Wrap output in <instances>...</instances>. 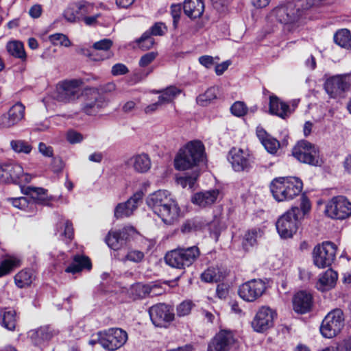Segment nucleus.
I'll return each instance as SVG.
<instances>
[{
  "label": "nucleus",
  "instance_id": "obj_53",
  "mask_svg": "<svg viewBox=\"0 0 351 351\" xmlns=\"http://www.w3.org/2000/svg\"><path fill=\"white\" fill-rule=\"evenodd\" d=\"M13 168L8 165V163H5L0 165V183H8L10 182L11 176L10 171Z\"/></svg>",
  "mask_w": 351,
  "mask_h": 351
},
{
  "label": "nucleus",
  "instance_id": "obj_40",
  "mask_svg": "<svg viewBox=\"0 0 351 351\" xmlns=\"http://www.w3.org/2000/svg\"><path fill=\"white\" fill-rule=\"evenodd\" d=\"M350 35L351 34L349 29H340L337 30L334 34V42L341 47L348 49Z\"/></svg>",
  "mask_w": 351,
  "mask_h": 351
},
{
  "label": "nucleus",
  "instance_id": "obj_45",
  "mask_svg": "<svg viewBox=\"0 0 351 351\" xmlns=\"http://www.w3.org/2000/svg\"><path fill=\"white\" fill-rule=\"evenodd\" d=\"M136 43L141 49L148 50L154 46L155 41L149 33L145 32L139 38L136 40Z\"/></svg>",
  "mask_w": 351,
  "mask_h": 351
},
{
  "label": "nucleus",
  "instance_id": "obj_58",
  "mask_svg": "<svg viewBox=\"0 0 351 351\" xmlns=\"http://www.w3.org/2000/svg\"><path fill=\"white\" fill-rule=\"evenodd\" d=\"M192 308V302L184 301L177 307V314L180 317L187 315L190 313Z\"/></svg>",
  "mask_w": 351,
  "mask_h": 351
},
{
  "label": "nucleus",
  "instance_id": "obj_54",
  "mask_svg": "<svg viewBox=\"0 0 351 351\" xmlns=\"http://www.w3.org/2000/svg\"><path fill=\"white\" fill-rule=\"evenodd\" d=\"M16 126L8 112L0 115V130L10 129Z\"/></svg>",
  "mask_w": 351,
  "mask_h": 351
},
{
  "label": "nucleus",
  "instance_id": "obj_12",
  "mask_svg": "<svg viewBox=\"0 0 351 351\" xmlns=\"http://www.w3.org/2000/svg\"><path fill=\"white\" fill-rule=\"evenodd\" d=\"M325 212L330 218L344 219L351 215V202L344 196L334 197L326 204Z\"/></svg>",
  "mask_w": 351,
  "mask_h": 351
},
{
  "label": "nucleus",
  "instance_id": "obj_1",
  "mask_svg": "<svg viewBox=\"0 0 351 351\" xmlns=\"http://www.w3.org/2000/svg\"><path fill=\"white\" fill-rule=\"evenodd\" d=\"M148 207L166 224L178 220L180 208L171 194L166 190H158L149 195L146 200Z\"/></svg>",
  "mask_w": 351,
  "mask_h": 351
},
{
  "label": "nucleus",
  "instance_id": "obj_57",
  "mask_svg": "<svg viewBox=\"0 0 351 351\" xmlns=\"http://www.w3.org/2000/svg\"><path fill=\"white\" fill-rule=\"evenodd\" d=\"M182 12V6L180 4L172 5L171 7V14L173 17V25L174 28H177L180 21Z\"/></svg>",
  "mask_w": 351,
  "mask_h": 351
},
{
  "label": "nucleus",
  "instance_id": "obj_6",
  "mask_svg": "<svg viewBox=\"0 0 351 351\" xmlns=\"http://www.w3.org/2000/svg\"><path fill=\"white\" fill-rule=\"evenodd\" d=\"M300 213V210L298 207H292L278 219L276 226L281 238H291L297 232Z\"/></svg>",
  "mask_w": 351,
  "mask_h": 351
},
{
  "label": "nucleus",
  "instance_id": "obj_41",
  "mask_svg": "<svg viewBox=\"0 0 351 351\" xmlns=\"http://www.w3.org/2000/svg\"><path fill=\"white\" fill-rule=\"evenodd\" d=\"M33 274L31 270L24 269L19 272L14 277L17 287L23 288L32 282Z\"/></svg>",
  "mask_w": 351,
  "mask_h": 351
},
{
  "label": "nucleus",
  "instance_id": "obj_32",
  "mask_svg": "<svg viewBox=\"0 0 351 351\" xmlns=\"http://www.w3.org/2000/svg\"><path fill=\"white\" fill-rule=\"evenodd\" d=\"M13 169L10 171L11 176L10 182H13L20 185L29 183L32 180V176L23 172V169L21 165L16 163H8Z\"/></svg>",
  "mask_w": 351,
  "mask_h": 351
},
{
  "label": "nucleus",
  "instance_id": "obj_39",
  "mask_svg": "<svg viewBox=\"0 0 351 351\" xmlns=\"http://www.w3.org/2000/svg\"><path fill=\"white\" fill-rule=\"evenodd\" d=\"M25 107L18 102L14 104L8 111L15 125H17L25 118Z\"/></svg>",
  "mask_w": 351,
  "mask_h": 351
},
{
  "label": "nucleus",
  "instance_id": "obj_55",
  "mask_svg": "<svg viewBox=\"0 0 351 351\" xmlns=\"http://www.w3.org/2000/svg\"><path fill=\"white\" fill-rule=\"evenodd\" d=\"M144 258V254L138 250H132L129 252L125 257L121 260L123 261H130L135 263H138Z\"/></svg>",
  "mask_w": 351,
  "mask_h": 351
},
{
  "label": "nucleus",
  "instance_id": "obj_19",
  "mask_svg": "<svg viewBox=\"0 0 351 351\" xmlns=\"http://www.w3.org/2000/svg\"><path fill=\"white\" fill-rule=\"evenodd\" d=\"M234 342V337L231 330H221L208 343V351H228Z\"/></svg>",
  "mask_w": 351,
  "mask_h": 351
},
{
  "label": "nucleus",
  "instance_id": "obj_26",
  "mask_svg": "<svg viewBox=\"0 0 351 351\" xmlns=\"http://www.w3.org/2000/svg\"><path fill=\"white\" fill-rule=\"evenodd\" d=\"M219 195L218 189L201 191L195 193L191 198V202L201 208H205L213 204Z\"/></svg>",
  "mask_w": 351,
  "mask_h": 351
},
{
  "label": "nucleus",
  "instance_id": "obj_46",
  "mask_svg": "<svg viewBox=\"0 0 351 351\" xmlns=\"http://www.w3.org/2000/svg\"><path fill=\"white\" fill-rule=\"evenodd\" d=\"M261 235V231L256 229H252L247 232L243 240V245L246 250L256 243V239Z\"/></svg>",
  "mask_w": 351,
  "mask_h": 351
},
{
  "label": "nucleus",
  "instance_id": "obj_47",
  "mask_svg": "<svg viewBox=\"0 0 351 351\" xmlns=\"http://www.w3.org/2000/svg\"><path fill=\"white\" fill-rule=\"evenodd\" d=\"M49 41L53 45H60L65 47H69L71 45V42L65 34L61 33H56L49 36Z\"/></svg>",
  "mask_w": 351,
  "mask_h": 351
},
{
  "label": "nucleus",
  "instance_id": "obj_20",
  "mask_svg": "<svg viewBox=\"0 0 351 351\" xmlns=\"http://www.w3.org/2000/svg\"><path fill=\"white\" fill-rule=\"evenodd\" d=\"M228 160L235 171H247L252 167V161L249 154L241 149L232 148L229 152Z\"/></svg>",
  "mask_w": 351,
  "mask_h": 351
},
{
  "label": "nucleus",
  "instance_id": "obj_42",
  "mask_svg": "<svg viewBox=\"0 0 351 351\" xmlns=\"http://www.w3.org/2000/svg\"><path fill=\"white\" fill-rule=\"evenodd\" d=\"M218 89L216 87L208 88L203 94L197 97V103L202 106L208 105L211 101L217 99Z\"/></svg>",
  "mask_w": 351,
  "mask_h": 351
},
{
  "label": "nucleus",
  "instance_id": "obj_16",
  "mask_svg": "<svg viewBox=\"0 0 351 351\" xmlns=\"http://www.w3.org/2000/svg\"><path fill=\"white\" fill-rule=\"evenodd\" d=\"M275 316V311L269 307H261L252 322L253 329L256 332H263L273 326Z\"/></svg>",
  "mask_w": 351,
  "mask_h": 351
},
{
  "label": "nucleus",
  "instance_id": "obj_18",
  "mask_svg": "<svg viewBox=\"0 0 351 351\" xmlns=\"http://www.w3.org/2000/svg\"><path fill=\"white\" fill-rule=\"evenodd\" d=\"M134 232L135 230L132 226H125L119 230H111L106 238V242L111 249L119 250Z\"/></svg>",
  "mask_w": 351,
  "mask_h": 351
},
{
  "label": "nucleus",
  "instance_id": "obj_49",
  "mask_svg": "<svg viewBox=\"0 0 351 351\" xmlns=\"http://www.w3.org/2000/svg\"><path fill=\"white\" fill-rule=\"evenodd\" d=\"M201 279L206 282H214L220 280L218 269L213 267L208 268L202 274Z\"/></svg>",
  "mask_w": 351,
  "mask_h": 351
},
{
  "label": "nucleus",
  "instance_id": "obj_4",
  "mask_svg": "<svg viewBox=\"0 0 351 351\" xmlns=\"http://www.w3.org/2000/svg\"><path fill=\"white\" fill-rule=\"evenodd\" d=\"M302 15V10L293 2L281 4L274 8L269 13V18L284 25L289 31L298 26Z\"/></svg>",
  "mask_w": 351,
  "mask_h": 351
},
{
  "label": "nucleus",
  "instance_id": "obj_29",
  "mask_svg": "<svg viewBox=\"0 0 351 351\" xmlns=\"http://www.w3.org/2000/svg\"><path fill=\"white\" fill-rule=\"evenodd\" d=\"M184 14L192 19L200 17L204 11L202 0H185L183 5Z\"/></svg>",
  "mask_w": 351,
  "mask_h": 351
},
{
  "label": "nucleus",
  "instance_id": "obj_37",
  "mask_svg": "<svg viewBox=\"0 0 351 351\" xmlns=\"http://www.w3.org/2000/svg\"><path fill=\"white\" fill-rule=\"evenodd\" d=\"M112 45V41L110 39L104 38L99 41L95 43L93 45V51L91 55H94L96 53L97 55V51H101L106 53L105 56H101L99 58H93L94 60H100L108 58L110 56V53L108 50Z\"/></svg>",
  "mask_w": 351,
  "mask_h": 351
},
{
  "label": "nucleus",
  "instance_id": "obj_44",
  "mask_svg": "<svg viewBox=\"0 0 351 351\" xmlns=\"http://www.w3.org/2000/svg\"><path fill=\"white\" fill-rule=\"evenodd\" d=\"M10 147L16 153L28 154L32 149V145L24 140H12Z\"/></svg>",
  "mask_w": 351,
  "mask_h": 351
},
{
  "label": "nucleus",
  "instance_id": "obj_30",
  "mask_svg": "<svg viewBox=\"0 0 351 351\" xmlns=\"http://www.w3.org/2000/svg\"><path fill=\"white\" fill-rule=\"evenodd\" d=\"M92 264L88 256L77 254L73 256L72 263L65 269V271L76 274L85 269L90 270Z\"/></svg>",
  "mask_w": 351,
  "mask_h": 351
},
{
  "label": "nucleus",
  "instance_id": "obj_17",
  "mask_svg": "<svg viewBox=\"0 0 351 351\" xmlns=\"http://www.w3.org/2000/svg\"><path fill=\"white\" fill-rule=\"evenodd\" d=\"M85 95L82 110L86 114L95 115L106 106L104 97L97 90L90 89Z\"/></svg>",
  "mask_w": 351,
  "mask_h": 351
},
{
  "label": "nucleus",
  "instance_id": "obj_61",
  "mask_svg": "<svg viewBox=\"0 0 351 351\" xmlns=\"http://www.w3.org/2000/svg\"><path fill=\"white\" fill-rule=\"evenodd\" d=\"M66 139L71 144L78 143L82 141L83 136L76 131L71 130L67 132Z\"/></svg>",
  "mask_w": 351,
  "mask_h": 351
},
{
  "label": "nucleus",
  "instance_id": "obj_31",
  "mask_svg": "<svg viewBox=\"0 0 351 351\" xmlns=\"http://www.w3.org/2000/svg\"><path fill=\"white\" fill-rule=\"evenodd\" d=\"M337 278V273L329 269L320 276L316 284V287L322 291L329 290L335 287Z\"/></svg>",
  "mask_w": 351,
  "mask_h": 351
},
{
  "label": "nucleus",
  "instance_id": "obj_8",
  "mask_svg": "<svg viewBox=\"0 0 351 351\" xmlns=\"http://www.w3.org/2000/svg\"><path fill=\"white\" fill-rule=\"evenodd\" d=\"M293 156L300 162L313 166L321 164L319 150L311 143L303 140L299 141L293 149Z\"/></svg>",
  "mask_w": 351,
  "mask_h": 351
},
{
  "label": "nucleus",
  "instance_id": "obj_63",
  "mask_svg": "<svg viewBox=\"0 0 351 351\" xmlns=\"http://www.w3.org/2000/svg\"><path fill=\"white\" fill-rule=\"evenodd\" d=\"M111 72L113 75H121L127 73L128 72V69L125 64L118 63L112 67Z\"/></svg>",
  "mask_w": 351,
  "mask_h": 351
},
{
  "label": "nucleus",
  "instance_id": "obj_27",
  "mask_svg": "<svg viewBox=\"0 0 351 351\" xmlns=\"http://www.w3.org/2000/svg\"><path fill=\"white\" fill-rule=\"evenodd\" d=\"M269 113L276 115L282 119H286L291 114L292 110L289 106L281 101L277 96L271 95L269 96Z\"/></svg>",
  "mask_w": 351,
  "mask_h": 351
},
{
  "label": "nucleus",
  "instance_id": "obj_15",
  "mask_svg": "<svg viewBox=\"0 0 351 351\" xmlns=\"http://www.w3.org/2000/svg\"><path fill=\"white\" fill-rule=\"evenodd\" d=\"M152 323L158 327H167L173 320L174 313L171 306L165 304H158L149 309Z\"/></svg>",
  "mask_w": 351,
  "mask_h": 351
},
{
  "label": "nucleus",
  "instance_id": "obj_43",
  "mask_svg": "<svg viewBox=\"0 0 351 351\" xmlns=\"http://www.w3.org/2000/svg\"><path fill=\"white\" fill-rule=\"evenodd\" d=\"M7 51L8 53L18 58H25L26 56L23 44L19 41H11L7 44Z\"/></svg>",
  "mask_w": 351,
  "mask_h": 351
},
{
  "label": "nucleus",
  "instance_id": "obj_51",
  "mask_svg": "<svg viewBox=\"0 0 351 351\" xmlns=\"http://www.w3.org/2000/svg\"><path fill=\"white\" fill-rule=\"evenodd\" d=\"M64 19L71 23L76 22L80 19L77 14V9L75 8V4L67 8L64 12Z\"/></svg>",
  "mask_w": 351,
  "mask_h": 351
},
{
  "label": "nucleus",
  "instance_id": "obj_3",
  "mask_svg": "<svg viewBox=\"0 0 351 351\" xmlns=\"http://www.w3.org/2000/svg\"><path fill=\"white\" fill-rule=\"evenodd\" d=\"M269 188L277 202L290 201L300 194L303 183L296 177H279L271 181Z\"/></svg>",
  "mask_w": 351,
  "mask_h": 351
},
{
  "label": "nucleus",
  "instance_id": "obj_64",
  "mask_svg": "<svg viewBox=\"0 0 351 351\" xmlns=\"http://www.w3.org/2000/svg\"><path fill=\"white\" fill-rule=\"evenodd\" d=\"M336 351H351V337L339 342L337 346Z\"/></svg>",
  "mask_w": 351,
  "mask_h": 351
},
{
  "label": "nucleus",
  "instance_id": "obj_56",
  "mask_svg": "<svg viewBox=\"0 0 351 351\" xmlns=\"http://www.w3.org/2000/svg\"><path fill=\"white\" fill-rule=\"evenodd\" d=\"M197 177L198 174L195 173L192 176H186L178 178V182L183 187L189 186V188H192L195 184Z\"/></svg>",
  "mask_w": 351,
  "mask_h": 351
},
{
  "label": "nucleus",
  "instance_id": "obj_14",
  "mask_svg": "<svg viewBox=\"0 0 351 351\" xmlns=\"http://www.w3.org/2000/svg\"><path fill=\"white\" fill-rule=\"evenodd\" d=\"M336 251V245L330 241L315 246L313 253L315 265L319 268L330 266L335 258Z\"/></svg>",
  "mask_w": 351,
  "mask_h": 351
},
{
  "label": "nucleus",
  "instance_id": "obj_60",
  "mask_svg": "<svg viewBox=\"0 0 351 351\" xmlns=\"http://www.w3.org/2000/svg\"><path fill=\"white\" fill-rule=\"evenodd\" d=\"M157 56V53L155 52H149L143 55L140 60L139 65L142 67H145L152 62Z\"/></svg>",
  "mask_w": 351,
  "mask_h": 351
},
{
  "label": "nucleus",
  "instance_id": "obj_48",
  "mask_svg": "<svg viewBox=\"0 0 351 351\" xmlns=\"http://www.w3.org/2000/svg\"><path fill=\"white\" fill-rule=\"evenodd\" d=\"M75 8L77 9V14L80 19L87 16L88 14H91L94 11V5L93 3L81 1L75 3Z\"/></svg>",
  "mask_w": 351,
  "mask_h": 351
},
{
  "label": "nucleus",
  "instance_id": "obj_50",
  "mask_svg": "<svg viewBox=\"0 0 351 351\" xmlns=\"http://www.w3.org/2000/svg\"><path fill=\"white\" fill-rule=\"evenodd\" d=\"M230 111L234 116L241 117L247 113V107L244 102L238 101L232 105Z\"/></svg>",
  "mask_w": 351,
  "mask_h": 351
},
{
  "label": "nucleus",
  "instance_id": "obj_38",
  "mask_svg": "<svg viewBox=\"0 0 351 351\" xmlns=\"http://www.w3.org/2000/svg\"><path fill=\"white\" fill-rule=\"evenodd\" d=\"M21 265V260L14 256H8L5 259L0 263V277L9 274L14 268L19 267Z\"/></svg>",
  "mask_w": 351,
  "mask_h": 351
},
{
  "label": "nucleus",
  "instance_id": "obj_11",
  "mask_svg": "<svg viewBox=\"0 0 351 351\" xmlns=\"http://www.w3.org/2000/svg\"><path fill=\"white\" fill-rule=\"evenodd\" d=\"M81 80H65L60 82L56 87L54 98L61 102H70L78 98L80 93Z\"/></svg>",
  "mask_w": 351,
  "mask_h": 351
},
{
  "label": "nucleus",
  "instance_id": "obj_13",
  "mask_svg": "<svg viewBox=\"0 0 351 351\" xmlns=\"http://www.w3.org/2000/svg\"><path fill=\"white\" fill-rule=\"evenodd\" d=\"M266 284L261 279H253L241 285L238 289L239 297L247 302H253L265 292Z\"/></svg>",
  "mask_w": 351,
  "mask_h": 351
},
{
  "label": "nucleus",
  "instance_id": "obj_23",
  "mask_svg": "<svg viewBox=\"0 0 351 351\" xmlns=\"http://www.w3.org/2000/svg\"><path fill=\"white\" fill-rule=\"evenodd\" d=\"M56 332L49 326H43L29 332L33 343L38 346H45L55 335Z\"/></svg>",
  "mask_w": 351,
  "mask_h": 351
},
{
  "label": "nucleus",
  "instance_id": "obj_36",
  "mask_svg": "<svg viewBox=\"0 0 351 351\" xmlns=\"http://www.w3.org/2000/svg\"><path fill=\"white\" fill-rule=\"evenodd\" d=\"M197 165L194 162V159L190 158L182 150H179L174 159V167L177 170L184 171Z\"/></svg>",
  "mask_w": 351,
  "mask_h": 351
},
{
  "label": "nucleus",
  "instance_id": "obj_28",
  "mask_svg": "<svg viewBox=\"0 0 351 351\" xmlns=\"http://www.w3.org/2000/svg\"><path fill=\"white\" fill-rule=\"evenodd\" d=\"M256 135L265 149L270 154H276L280 147L279 141L267 133L262 128H256Z\"/></svg>",
  "mask_w": 351,
  "mask_h": 351
},
{
  "label": "nucleus",
  "instance_id": "obj_35",
  "mask_svg": "<svg viewBox=\"0 0 351 351\" xmlns=\"http://www.w3.org/2000/svg\"><path fill=\"white\" fill-rule=\"evenodd\" d=\"M181 92L182 90L179 88L175 86H170L165 89L157 90L155 93L160 94L158 97L159 103H162L163 105L173 102Z\"/></svg>",
  "mask_w": 351,
  "mask_h": 351
},
{
  "label": "nucleus",
  "instance_id": "obj_10",
  "mask_svg": "<svg viewBox=\"0 0 351 351\" xmlns=\"http://www.w3.org/2000/svg\"><path fill=\"white\" fill-rule=\"evenodd\" d=\"M351 86V75H337L328 78L324 83V89L330 98L338 99L343 97Z\"/></svg>",
  "mask_w": 351,
  "mask_h": 351
},
{
  "label": "nucleus",
  "instance_id": "obj_25",
  "mask_svg": "<svg viewBox=\"0 0 351 351\" xmlns=\"http://www.w3.org/2000/svg\"><path fill=\"white\" fill-rule=\"evenodd\" d=\"M190 158L194 159V162L198 165L203 160L204 156V145L200 141H191L180 149Z\"/></svg>",
  "mask_w": 351,
  "mask_h": 351
},
{
  "label": "nucleus",
  "instance_id": "obj_22",
  "mask_svg": "<svg viewBox=\"0 0 351 351\" xmlns=\"http://www.w3.org/2000/svg\"><path fill=\"white\" fill-rule=\"evenodd\" d=\"M293 306L295 312L304 314L313 306V296L310 293L300 291L296 293L293 298Z\"/></svg>",
  "mask_w": 351,
  "mask_h": 351
},
{
  "label": "nucleus",
  "instance_id": "obj_52",
  "mask_svg": "<svg viewBox=\"0 0 351 351\" xmlns=\"http://www.w3.org/2000/svg\"><path fill=\"white\" fill-rule=\"evenodd\" d=\"M167 30V26L165 23L161 22L156 23L146 32L152 36H163Z\"/></svg>",
  "mask_w": 351,
  "mask_h": 351
},
{
  "label": "nucleus",
  "instance_id": "obj_7",
  "mask_svg": "<svg viewBox=\"0 0 351 351\" xmlns=\"http://www.w3.org/2000/svg\"><path fill=\"white\" fill-rule=\"evenodd\" d=\"M98 335L99 343L110 351L116 350L122 347L128 340V333L119 328H112L104 332H99Z\"/></svg>",
  "mask_w": 351,
  "mask_h": 351
},
{
  "label": "nucleus",
  "instance_id": "obj_9",
  "mask_svg": "<svg viewBox=\"0 0 351 351\" xmlns=\"http://www.w3.org/2000/svg\"><path fill=\"white\" fill-rule=\"evenodd\" d=\"M343 312L335 309L328 313L320 326V332L325 338H332L337 335L344 326Z\"/></svg>",
  "mask_w": 351,
  "mask_h": 351
},
{
  "label": "nucleus",
  "instance_id": "obj_34",
  "mask_svg": "<svg viewBox=\"0 0 351 351\" xmlns=\"http://www.w3.org/2000/svg\"><path fill=\"white\" fill-rule=\"evenodd\" d=\"M134 169L138 173H145L151 168V160L145 154L134 156L130 160Z\"/></svg>",
  "mask_w": 351,
  "mask_h": 351
},
{
  "label": "nucleus",
  "instance_id": "obj_33",
  "mask_svg": "<svg viewBox=\"0 0 351 351\" xmlns=\"http://www.w3.org/2000/svg\"><path fill=\"white\" fill-rule=\"evenodd\" d=\"M1 324L3 327L8 330L13 331L15 330L17 316L14 309L10 308H5L0 312Z\"/></svg>",
  "mask_w": 351,
  "mask_h": 351
},
{
  "label": "nucleus",
  "instance_id": "obj_59",
  "mask_svg": "<svg viewBox=\"0 0 351 351\" xmlns=\"http://www.w3.org/2000/svg\"><path fill=\"white\" fill-rule=\"evenodd\" d=\"M224 223H222L218 218L214 219V220L209 225L210 231L213 232L216 236H217L220 232L224 229Z\"/></svg>",
  "mask_w": 351,
  "mask_h": 351
},
{
  "label": "nucleus",
  "instance_id": "obj_21",
  "mask_svg": "<svg viewBox=\"0 0 351 351\" xmlns=\"http://www.w3.org/2000/svg\"><path fill=\"white\" fill-rule=\"evenodd\" d=\"M143 193L141 191L135 193L126 202L119 204L114 210V216L117 218L129 217L137 208L138 203L143 199Z\"/></svg>",
  "mask_w": 351,
  "mask_h": 351
},
{
  "label": "nucleus",
  "instance_id": "obj_2",
  "mask_svg": "<svg viewBox=\"0 0 351 351\" xmlns=\"http://www.w3.org/2000/svg\"><path fill=\"white\" fill-rule=\"evenodd\" d=\"M21 189L22 193L29 196V198L27 197H11L8 198V201L14 207L25 212L33 213L36 210L37 204L49 205L50 201L52 200V197L47 195V190L43 188L29 186Z\"/></svg>",
  "mask_w": 351,
  "mask_h": 351
},
{
  "label": "nucleus",
  "instance_id": "obj_5",
  "mask_svg": "<svg viewBox=\"0 0 351 351\" xmlns=\"http://www.w3.org/2000/svg\"><path fill=\"white\" fill-rule=\"evenodd\" d=\"M199 254V250L197 246L186 248L178 247L167 252L165 260V263L171 267L184 269L193 265Z\"/></svg>",
  "mask_w": 351,
  "mask_h": 351
},
{
  "label": "nucleus",
  "instance_id": "obj_24",
  "mask_svg": "<svg viewBox=\"0 0 351 351\" xmlns=\"http://www.w3.org/2000/svg\"><path fill=\"white\" fill-rule=\"evenodd\" d=\"M129 293L134 300H137L144 298L149 294H152V296L160 295L162 291L156 285L149 286L138 282L131 286Z\"/></svg>",
  "mask_w": 351,
  "mask_h": 351
},
{
  "label": "nucleus",
  "instance_id": "obj_62",
  "mask_svg": "<svg viewBox=\"0 0 351 351\" xmlns=\"http://www.w3.org/2000/svg\"><path fill=\"white\" fill-rule=\"evenodd\" d=\"M61 226H64V232L61 233V235H64L69 239H71L73 237V228L72 223L66 221L64 222H60Z\"/></svg>",
  "mask_w": 351,
  "mask_h": 351
}]
</instances>
